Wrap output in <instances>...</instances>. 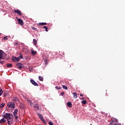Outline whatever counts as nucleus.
Here are the masks:
<instances>
[{"label": "nucleus", "mask_w": 125, "mask_h": 125, "mask_svg": "<svg viewBox=\"0 0 125 125\" xmlns=\"http://www.w3.org/2000/svg\"><path fill=\"white\" fill-rule=\"evenodd\" d=\"M30 83L33 84V85H34L35 86H39V84H38V83H37L36 82H35L33 80L31 79L30 80Z\"/></svg>", "instance_id": "obj_7"}, {"label": "nucleus", "mask_w": 125, "mask_h": 125, "mask_svg": "<svg viewBox=\"0 0 125 125\" xmlns=\"http://www.w3.org/2000/svg\"><path fill=\"white\" fill-rule=\"evenodd\" d=\"M29 70L30 71V72H33L34 71V69L33 68V67L32 66H30L29 68Z\"/></svg>", "instance_id": "obj_21"}, {"label": "nucleus", "mask_w": 125, "mask_h": 125, "mask_svg": "<svg viewBox=\"0 0 125 125\" xmlns=\"http://www.w3.org/2000/svg\"><path fill=\"white\" fill-rule=\"evenodd\" d=\"M4 106H5V104L4 103H2V104H1L0 105V108L1 109L2 108H3V107H4Z\"/></svg>", "instance_id": "obj_23"}, {"label": "nucleus", "mask_w": 125, "mask_h": 125, "mask_svg": "<svg viewBox=\"0 0 125 125\" xmlns=\"http://www.w3.org/2000/svg\"><path fill=\"white\" fill-rule=\"evenodd\" d=\"M73 98L74 99H77L78 98V95L77 94V92L73 93Z\"/></svg>", "instance_id": "obj_12"}, {"label": "nucleus", "mask_w": 125, "mask_h": 125, "mask_svg": "<svg viewBox=\"0 0 125 125\" xmlns=\"http://www.w3.org/2000/svg\"><path fill=\"white\" fill-rule=\"evenodd\" d=\"M1 64H3L4 63V61H2L0 62Z\"/></svg>", "instance_id": "obj_39"}, {"label": "nucleus", "mask_w": 125, "mask_h": 125, "mask_svg": "<svg viewBox=\"0 0 125 125\" xmlns=\"http://www.w3.org/2000/svg\"><path fill=\"white\" fill-rule=\"evenodd\" d=\"M7 106L9 108H13V109H14V108H15V104L13 102H9L7 104Z\"/></svg>", "instance_id": "obj_2"}, {"label": "nucleus", "mask_w": 125, "mask_h": 125, "mask_svg": "<svg viewBox=\"0 0 125 125\" xmlns=\"http://www.w3.org/2000/svg\"><path fill=\"white\" fill-rule=\"evenodd\" d=\"M116 124L117 123H116L115 122H114V121H112L109 123V125H116Z\"/></svg>", "instance_id": "obj_20"}, {"label": "nucleus", "mask_w": 125, "mask_h": 125, "mask_svg": "<svg viewBox=\"0 0 125 125\" xmlns=\"http://www.w3.org/2000/svg\"><path fill=\"white\" fill-rule=\"evenodd\" d=\"M43 29H45V31H46V32H48V30H47V27H46V26H43Z\"/></svg>", "instance_id": "obj_30"}, {"label": "nucleus", "mask_w": 125, "mask_h": 125, "mask_svg": "<svg viewBox=\"0 0 125 125\" xmlns=\"http://www.w3.org/2000/svg\"><path fill=\"white\" fill-rule=\"evenodd\" d=\"M9 93L8 92H7V91L4 92L3 93V96H4V97H6V96H7V95H8Z\"/></svg>", "instance_id": "obj_18"}, {"label": "nucleus", "mask_w": 125, "mask_h": 125, "mask_svg": "<svg viewBox=\"0 0 125 125\" xmlns=\"http://www.w3.org/2000/svg\"><path fill=\"white\" fill-rule=\"evenodd\" d=\"M23 98H24V99H25V100H29V99H28V98H27V97L26 96H23Z\"/></svg>", "instance_id": "obj_34"}, {"label": "nucleus", "mask_w": 125, "mask_h": 125, "mask_svg": "<svg viewBox=\"0 0 125 125\" xmlns=\"http://www.w3.org/2000/svg\"><path fill=\"white\" fill-rule=\"evenodd\" d=\"M48 124L49 125H53V123H52V122H51V121L49 122Z\"/></svg>", "instance_id": "obj_36"}, {"label": "nucleus", "mask_w": 125, "mask_h": 125, "mask_svg": "<svg viewBox=\"0 0 125 125\" xmlns=\"http://www.w3.org/2000/svg\"><path fill=\"white\" fill-rule=\"evenodd\" d=\"M39 80L41 82H43V78H42V76H39Z\"/></svg>", "instance_id": "obj_22"}, {"label": "nucleus", "mask_w": 125, "mask_h": 125, "mask_svg": "<svg viewBox=\"0 0 125 125\" xmlns=\"http://www.w3.org/2000/svg\"><path fill=\"white\" fill-rule=\"evenodd\" d=\"M15 44H18V43H15Z\"/></svg>", "instance_id": "obj_43"}, {"label": "nucleus", "mask_w": 125, "mask_h": 125, "mask_svg": "<svg viewBox=\"0 0 125 125\" xmlns=\"http://www.w3.org/2000/svg\"><path fill=\"white\" fill-rule=\"evenodd\" d=\"M32 29H33V30H36V28H35V27H32Z\"/></svg>", "instance_id": "obj_41"}, {"label": "nucleus", "mask_w": 125, "mask_h": 125, "mask_svg": "<svg viewBox=\"0 0 125 125\" xmlns=\"http://www.w3.org/2000/svg\"><path fill=\"white\" fill-rule=\"evenodd\" d=\"M67 105L69 108H72V103L70 102H67Z\"/></svg>", "instance_id": "obj_14"}, {"label": "nucleus", "mask_w": 125, "mask_h": 125, "mask_svg": "<svg viewBox=\"0 0 125 125\" xmlns=\"http://www.w3.org/2000/svg\"><path fill=\"white\" fill-rule=\"evenodd\" d=\"M39 25L40 26L47 25V23L46 22H40L39 23Z\"/></svg>", "instance_id": "obj_17"}, {"label": "nucleus", "mask_w": 125, "mask_h": 125, "mask_svg": "<svg viewBox=\"0 0 125 125\" xmlns=\"http://www.w3.org/2000/svg\"><path fill=\"white\" fill-rule=\"evenodd\" d=\"M16 65L17 66L18 68H19V69H22L23 68V64L20 63H17Z\"/></svg>", "instance_id": "obj_10"}, {"label": "nucleus", "mask_w": 125, "mask_h": 125, "mask_svg": "<svg viewBox=\"0 0 125 125\" xmlns=\"http://www.w3.org/2000/svg\"><path fill=\"white\" fill-rule=\"evenodd\" d=\"M6 122V119H5L4 118H2L0 121V124H3L4 123H5Z\"/></svg>", "instance_id": "obj_13"}, {"label": "nucleus", "mask_w": 125, "mask_h": 125, "mask_svg": "<svg viewBox=\"0 0 125 125\" xmlns=\"http://www.w3.org/2000/svg\"><path fill=\"white\" fill-rule=\"evenodd\" d=\"M38 116L39 117L40 120L43 122V123L44 124V125H46V121L44 120V119H43V116H42V115L38 113Z\"/></svg>", "instance_id": "obj_4"}, {"label": "nucleus", "mask_w": 125, "mask_h": 125, "mask_svg": "<svg viewBox=\"0 0 125 125\" xmlns=\"http://www.w3.org/2000/svg\"><path fill=\"white\" fill-rule=\"evenodd\" d=\"M112 121L114 122V123H117L118 122V119L116 118H113Z\"/></svg>", "instance_id": "obj_26"}, {"label": "nucleus", "mask_w": 125, "mask_h": 125, "mask_svg": "<svg viewBox=\"0 0 125 125\" xmlns=\"http://www.w3.org/2000/svg\"><path fill=\"white\" fill-rule=\"evenodd\" d=\"M19 58H23V56H22L21 54V55H20Z\"/></svg>", "instance_id": "obj_38"}, {"label": "nucleus", "mask_w": 125, "mask_h": 125, "mask_svg": "<svg viewBox=\"0 0 125 125\" xmlns=\"http://www.w3.org/2000/svg\"><path fill=\"white\" fill-rule=\"evenodd\" d=\"M80 96H81V97H82L83 96V95L80 94Z\"/></svg>", "instance_id": "obj_42"}, {"label": "nucleus", "mask_w": 125, "mask_h": 125, "mask_svg": "<svg viewBox=\"0 0 125 125\" xmlns=\"http://www.w3.org/2000/svg\"><path fill=\"white\" fill-rule=\"evenodd\" d=\"M18 22L20 25H21V26H22V25H24V22H23V21L21 19H18Z\"/></svg>", "instance_id": "obj_8"}, {"label": "nucleus", "mask_w": 125, "mask_h": 125, "mask_svg": "<svg viewBox=\"0 0 125 125\" xmlns=\"http://www.w3.org/2000/svg\"><path fill=\"white\" fill-rule=\"evenodd\" d=\"M27 101L29 102V103H30V106H33V104L32 103V101L28 100H27Z\"/></svg>", "instance_id": "obj_28"}, {"label": "nucleus", "mask_w": 125, "mask_h": 125, "mask_svg": "<svg viewBox=\"0 0 125 125\" xmlns=\"http://www.w3.org/2000/svg\"><path fill=\"white\" fill-rule=\"evenodd\" d=\"M62 88H63V89H65V90H67V89H68V87L65 86V85H62Z\"/></svg>", "instance_id": "obj_25"}, {"label": "nucleus", "mask_w": 125, "mask_h": 125, "mask_svg": "<svg viewBox=\"0 0 125 125\" xmlns=\"http://www.w3.org/2000/svg\"><path fill=\"white\" fill-rule=\"evenodd\" d=\"M17 113H18V109H15V110L13 112L14 116L17 115Z\"/></svg>", "instance_id": "obj_15"}, {"label": "nucleus", "mask_w": 125, "mask_h": 125, "mask_svg": "<svg viewBox=\"0 0 125 125\" xmlns=\"http://www.w3.org/2000/svg\"><path fill=\"white\" fill-rule=\"evenodd\" d=\"M15 118L16 120H18V116L17 115L15 116Z\"/></svg>", "instance_id": "obj_37"}, {"label": "nucleus", "mask_w": 125, "mask_h": 125, "mask_svg": "<svg viewBox=\"0 0 125 125\" xmlns=\"http://www.w3.org/2000/svg\"><path fill=\"white\" fill-rule=\"evenodd\" d=\"M15 100H18V98L16 97L15 99Z\"/></svg>", "instance_id": "obj_40"}, {"label": "nucleus", "mask_w": 125, "mask_h": 125, "mask_svg": "<svg viewBox=\"0 0 125 125\" xmlns=\"http://www.w3.org/2000/svg\"><path fill=\"white\" fill-rule=\"evenodd\" d=\"M12 60L14 61V62H18L20 61V58H19V57H13Z\"/></svg>", "instance_id": "obj_6"}, {"label": "nucleus", "mask_w": 125, "mask_h": 125, "mask_svg": "<svg viewBox=\"0 0 125 125\" xmlns=\"http://www.w3.org/2000/svg\"><path fill=\"white\" fill-rule=\"evenodd\" d=\"M2 40H4V41H7L8 40V38L7 36L3 37Z\"/></svg>", "instance_id": "obj_29"}, {"label": "nucleus", "mask_w": 125, "mask_h": 125, "mask_svg": "<svg viewBox=\"0 0 125 125\" xmlns=\"http://www.w3.org/2000/svg\"><path fill=\"white\" fill-rule=\"evenodd\" d=\"M65 94V93H64V92H62L61 93V95H62V96H63V95H64Z\"/></svg>", "instance_id": "obj_35"}, {"label": "nucleus", "mask_w": 125, "mask_h": 125, "mask_svg": "<svg viewBox=\"0 0 125 125\" xmlns=\"http://www.w3.org/2000/svg\"><path fill=\"white\" fill-rule=\"evenodd\" d=\"M82 104H86V101H85V100H83V101H82Z\"/></svg>", "instance_id": "obj_32"}, {"label": "nucleus", "mask_w": 125, "mask_h": 125, "mask_svg": "<svg viewBox=\"0 0 125 125\" xmlns=\"http://www.w3.org/2000/svg\"><path fill=\"white\" fill-rule=\"evenodd\" d=\"M13 122V115L7 119V124L9 125H12Z\"/></svg>", "instance_id": "obj_3"}, {"label": "nucleus", "mask_w": 125, "mask_h": 125, "mask_svg": "<svg viewBox=\"0 0 125 125\" xmlns=\"http://www.w3.org/2000/svg\"><path fill=\"white\" fill-rule=\"evenodd\" d=\"M13 116V114L12 113H5V115H4L3 117L5 119H8L9 118H10V117H12Z\"/></svg>", "instance_id": "obj_5"}, {"label": "nucleus", "mask_w": 125, "mask_h": 125, "mask_svg": "<svg viewBox=\"0 0 125 125\" xmlns=\"http://www.w3.org/2000/svg\"><path fill=\"white\" fill-rule=\"evenodd\" d=\"M33 42L35 43V45H36L38 43V41L36 39H33Z\"/></svg>", "instance_id": "obj_27"}, {"label": "nucleus", "mask_w": 125, "mask_h": 125, "mask_svg": "<svg viewBox=\"0 0 125 125\" xmlns=\"http://www.w3.org/2000/svg\"><path fill=\"white\" fill-rule=\"evenodd\" d=\"M7 68H10V67H12V63H7L6 64Z\"/></svg>", "instance_id": "obj_19"}, {"label": "nucleus", "mask_w": 125, "mask_h": 125, "mask_svg": "<svg viewBox=\"0 0 125 125\" xmlns=\"http://www.w3.org/2000/svg\"><path fill=\"white\" fill-rule=\"evenodd\" d=\"M6 56V54L3 51L0 50V59H5Z\"/></svg>", "instance_id": "obj_1"}, {"label": "nucleus", "mask_w": 125, "mask_h": 125, "mask_svg": "<svg viewBox=\"0 0 125 125\" xmlns=\"http://www.w3.org/2000/svg\"><path fill=\"white\" fill-rule=\"evenodd\" d=\"M24 108H25V106L23 104H22L21 105V108L24 109Z\"/></svg>", "instance_id": "obj_33"}, {"label": "nucleus", "mask_w": 125, "mask_h": 125, "mask_svg": "<svg viewBox=\"0 0 125 125\" xmlns=\"http://www.w3.org/2000/svg\"><path fill=\"white\" fill-rule=\"evenodd\" d=\"M34 108H35V110L36 111H38V110H39L40 109V107H39V104H35L34 105H33Z\"/></svg>", "instance_id": "obj_11"}, {"label": "nucleus", "mask_w": 125, "mask_h": 125, "mask_svg": "<svg viewBox=\"0 0 125 125\" xmlns=\"http://www.w3.org/2000/svg\"><path fill=\"white\" fill-rule=\"evenodd\" d=\"M37 53H38V52H37V51H33V50H32L31 54L32 55H33V56H35V55H36L37 54Z\"/></svg>", "instance_id": "obj_16"}, {"label": "nucleus", "mask_w": 125, "mask_h": 125, "mask_svg": "<svg viewBox=\"0 0 125 125\" xmlns=\"http://www.w3.org/2000/svg\"><path fill=\"white\" fill-rule=\"evenodd\" d=\"M55 88H56V89H61L62 88V87H61L60 86H56L55 87Z\"/></svg>", "instance_id": "obj_31"}, {"label": "nucleus", "mask_w": 125, "mask_h": 125, "mask_svg": "<svg viewBox=\"0 0 125 125\" xmlns=\"http://www.w3.org/2000/svg\"><path fill=\"white\" fill-rule=\"evenodd\" d=\"M2 93H3V91L2 90V89L0 88V96L2 95Z\"/></svg>", "instance_id": "obj_24"}, {"label": "nucleus", "mask_w": 125, "mask_h": 125, "mask_svg": "<svg viewBox=\"0 0 125 125\" xmlns=\"http://www.w3.org/2000/svg\"><path fill=\"white\" fill-rule=\"evenodd\" d=\"M14 12H15V13H17V14H18L19 15H22V13L19 9L14 10Z\"/></svg>", "instance_id": "obj_9"}]
</instances>
